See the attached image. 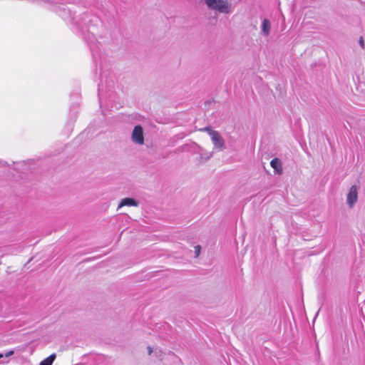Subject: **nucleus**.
<instances>
[{"label": "nucleus", "mask_w": 365, "mask_h": 365, "mask_svg": "<svg viewBox=\"0 0 365 365\" xmlns=\"http://www.w3.org/2000/svg\"><path fill=\"white\" fill-rule=\"evenodd\" d=\"M359 44L362 48L364 47V41L362 37H361L359 39Z\"/></svg>", "instance_id": "2eb2a0df"}, {"label": "nucleus", "mask_w": 365, "mask_h": 365, "mask_svg": "<svg viewBox=\"0 0 365 365\" xmlns=\"http://www.w3.org/2000/svg\"><path fill=\"white\" fill-rule=\"evenodd\" d=\"M210 138L215 148L222 149L225 145V140L217 131L212 132Z\"/></svg>", "instance_id": "39448f33"}, {"label": "nucleus", "mask_w": 365, "mask_h": 365, "mask_svg": "<svg viewBox=\"0 0 365 365\" xmlns=\"http://www.w3.org/2000/svg\"><path fill=\"white\" fill-rule=\"evenodd\" d=\"M13 354H14V351H7V352L5 354V356H6V357H9V356H11Z\"/></svg>", "instance_id": "dca6fc26"}, {"label": "nucleus", "mask_w": 365, "mask_h": 365, "mask_svg": "<svg viewBox=\"0 0 365 365\" xmlns=\"http://www.w3.org/2000/svg\"><path fill=\"white\" fill-rule=\"evenodd\" d=\"M138 201H136L135 200H134L133 198L126 197V198L123 199L120 201L118 209H119L123 206H138Z\"/></svg>", "instance_id": "0eeeda50"}, {"label": "nucleus", "mask_w": 365, "mask_h": 365, "mask_svg": "<svg viewBox=\"0 0 365 365\" xmlns=\"http://www.w3.org/2000/svg\"><path fill=\"white\" fill-rule=\"evenodd\" d=\"M72 24H76L78 26L87 25L90 28L91 26L97 25L100 20L96 16L89 13H84L80 16H73L71 19Z\"/></svg>", "instance_id": "f03ea898"}, {"label": "nucleus", "mask_w": 365, "mask_h": 365, "mask_svg": "<svg viewBox=\"0 0 365 365\" xmlns=\"http://www.w3.org/2000/svg\"><path fill=\"white\" fill-rule=\"evenodd\" d=\"M73 25H74V26H76V29H80V28H81V29L82 30V31H83V32H84V31H83V27H84V26H85V28H88V29H91V27H90V28H88V24H87V25H83V24L82 26H78L76 24H73ZM88 33H91V31H90V30H88ZM91 34H93V32H91Z\"/></svg>", "instance_id": "9d476101"}, {"label": "nucleus", "mask_w": 365, "mask_h": 365, "mask_svg": "<svg viewBox=\"0 0 365 365\" xmlns=\"http://www.w3.org/2000/svg\"><path fill=\"white\" fill-rule=\"evenodd\" d=\"M270 165L276 173L279 175L282 173V165L280 159L277 158L272 159L270 162Z\"/></svg>", "instance_id": "423d86ee"}, {"label": "nucleus", "mask_w": 365, "mask_h": 365, "mask_svg": "<svg viewBox=\"0 0 365 365\" xmlns=\"http://www.w3.org/2000/svg\"><path fill=\"white\" fill-rule=\"evenodd\" d=\"M201 247L200 245H196L195 247V257H198L200 252Z\"/></svg>", "instance_id": "f8f14e48"}, {"label": "nucleus", "mask_w": 365, "mask_h": 365, "mask_svg": "<svg viewBox=\"0 0 365 365\" xmlns=\"http://www.w3.org/2000/svg\"><path fill=\"white\" fill-rule=\"evenodd\" d=\"M270 31L271 24L268 19H264L262 23V32L265 36H267L269 35Z\"/></svg>", "instance_id": "6e6552de"}, {"label": "nucleus", "mask_w": 365, "mask_h": 365, "mask_svg": "<svg viewBox=\"0 0 365 365\" xmlns=\"http://www.w3.org/2000/svg\"><path fill=\"white\" fill-rule=\"evenodd\" d=\"M86 41H92L93 38H94V36L92 34L91 36H90V34H88L87 36L85 37Z\"/></svg>", "instance_id": "4468645a"}, {"label": "nucleus", "mask_w": 365, "mask_h": 365, "mask_svg": "<svg viewBox=\"0 0 365 365\" xmlns=\"http://www.w3.org/2000/svg\"><path fill=\"white\" fill-rule=\"evenodd\" d=\"M2 356H3V355H2V354H0V358H1Z\"/></svg>", "instance_id": "6ab92c4d"}, {"label": "nucleus", "mask_w": 365, "mask_h": 365, "mask_svg": "<svg viewBox=\"0 0 365 365\" xmlns=\"http://www.w3.org/2000/svg\"><path fill=\"white\" fill-rule=\"evenodd\" d=\"M202 130H204V131H206L207 132L208 135L210 136V133L212 132H215L216 130H213L212 129H211L210 127H205L204 128L202 129Z\"/></svg>", "instance_id": "ddd939ff"}, {"label": "nucleus", "mask_w": 365, "mask_h": 365, "mask_svg": "<svg viewBox=\"0 0 365 365\" xmlns=\"http://www.w3.org/2000/svg\"><path fill=\"white\" fill-rule=\"evenodd\" d=\"M205 4L210 10L222 14H231L232 12V3L229 0H205Z\"/></svg>", "instance_id": "f257e3e1"}, {"label": "nucleus", "mask_w": 365, "mask_h": 365, "mask_svg": "<svg viewBox=\"0 0 365 365\" xmlns=\"http://www.w3.org/2000/svg\"><path fill=\"white\" fill-rule=\"evenodd\" d=\"M212 157V154L211 153H207L206 155L204 157V158L205 160H208L210 159V158Z\"/></svg>", "instance_id": "f3484780"}, {"label": "nucleus", "mask_w": 365, "mask_h": 365, "mask_svg": "<svg viewBox=\"0 0 365 365\" xmlns=\"http://www.w3.org/2000/svg\"><path fill=\"white\" fill-rule=\"evenodd\" d=\"M56 354H52L49 356L41 361L39 365H52L54 360L56 359Z\"/></svg>", "instance_id": "1a4fd4ad"}, {"label": "nucleus", "mask_w": 365, "mask_h": 365, "mask_svg": "<svg viewBox=\"0 0 365 365\" xmlns=\"http://www.w3.org/2000/svg\"><path fill=\"white\" fill-rule=\"evenodd\" d=\"M357 190L358 188L356 185H354L350 187L349 192L347 194L346 201L349 207L351 208L353 207V206L358 200Z\"/></svg>", "instance_id": "20e7f679"}, {"label": "nucleus", "mask_w": 365, "mask_h": 365, "mask_svg": "<svg viewBox=\"0 0 365 365\" xmlns=\"http://www.w3.org/2000/svg\"><path fill=\"white\" fill-rule=\"evenodd\" d=\"M73 25H74V26H76V29H80V28H81V29L82 30V31H83V32H84V31H83V27H84V26H85V28H88V29H91V27H90V28H88V24H87V25H83V24L82 26H78L76 24H73ZM88 33H91V31H90V30H88ZM91 34H93V32H91Z\"/></svg>", "instance_id": "9b49d317"}, {"label": "nucleus", "mask_w": 365, "mask_h": 365, "mask_svg": "<svg viewBox=\"0 0 365 365\" xmlns=\"http://www.w3.org/2000/svg\"><path fill=\"white\" fill-rule=\"evenodd\" d=\"M148 354L149 355L151 354V353L153 352V349L150 346H148Z\"/></svg>", "instance_id": "a211bd4d"}, {"label": "nucleus", "mask_w": 365, "mask_h": 365, "mask_svg": "<svg viewBox=\"0 0 365 365\" xmlns=\"http://www.w3.org/2000/svg\"><path fill=\"white\" fill-rule=\"evenodd\" d=\"M130 138L132 142L135 145H143L144 144L143 128L140 125H137L134 127Z\"/></svg>", "instance_id": "7ed1b4c3"}]
</instances>
